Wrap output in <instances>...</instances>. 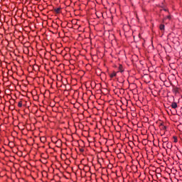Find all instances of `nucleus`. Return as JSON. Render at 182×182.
Here are the masks:
<instances>
[{
	"instance_id": "obj_1",
	"label": "nucleus",
	"mask_w": 182,
	"mask_h": 182,
	"mask_svg": "<svg viewBox=\"0 0 182 182\" xmlns=\"http://www.w3.org/2000/svg\"><path fill=\"white\" fill-rule=\"evenodd\" d=\"M171 107L172 109H177V102H172L171 103Z\"/></svg>"
},
{
	"instance_id": "obj_2",
	"label": "nucleus",
	"mask_w": 182,
	"mask_h": 182,
	"mask_svg": "<svg viewBox=\"0 0 182 182\" xmlns=\"http://www.w3.org/2000/svg\"><path fill=\"white\" fill-rule=\"evenodd\" d=\"M55 14H60V8L54 9Z\"/></svg>"
},
{
	"instance_id": "obj_3",
	"label": "nucleus",
	"mask_w": 182,
	"mask_h": 182,
	"mask_svg": "<svg viewBox=\"0 0 182 182\" xmlns=\"http://www.w3.org/2000/svg\"><path fill=\"white\" fill-rule=\"evenodd\" d=\"M119 70L121 72V73H123V71H124V70H123V65H119Z\"/></svg>"
},
{
	"instance_id": "obj_4",
	"label": "nucleus",
	"mask_w": 182,
	"mask_h": 182,
	"mask_svg": "<svg viewBox=\"0 0 182 182\" xmlns=\"http://www.w3.org/2000/svg\"><path fill=\"white\" fill-rule=\"evenodd\" d=\"M159 28H160L161 31H164V24H161Z\"/></svg>"
},
{
	"instance_id": "obj_5",
	"label": "nucleus",
	"mask_w": 182,
	"mask_h": 182,
	"mask_svg": "<svg viewBox=\"0 0 182 182\" xmlns=\"http://www.w3.org/2000/svg\"><path fill=\"white\" fill-rule=\"evenodd\" d=\"M116 75H117L116 73H112L110 75V77H116Z\"/></svg>"
},
{
	"instance_id": "obj_6",
	"label": "nucleus",
	"mask_w": 182,
	"mask_h": 182,
	"mask_svg": "<svg viewBox=\"0 0 182 182\" xmlns=\"http://www.w3.org/2000/svg\"><path fill=\"white\" fill-rule=\"evenodd\" d=\"M18 107H22V101H20L18 104Z\"/></svg>"
},
{
	"instance_id": "obj_7",
	"label": "nucleus",
	"mask_w": 182,
	"mask_h": 182,
	"mask_svg": "<svg viewBox=\"0 0 182 182\" xmlns=\"http://www.w3.org/2000/svg\"><path fill=\"white\" fill-rule=\"evenodd\" d=\"M161 126H162V129H163V130H166V129H167V127H166V126H164V125H163V124H161Z\"/></svg>"
},
{
	"instance_id": "obj_8",
	"label": "nucleus",
	"mask_w": 182,
	"mask_h": 182,
	"mask_svg": "<svg viewBox=\"0 0 182 182\" xmlns=\"http://www.w3.org/2000/svg\"><path fill=\"white\" fill-rule=\"evenodd\" d=\"M173 139H174V142H175V143H177V137L173 136Z\"/></svg>"
},
{
	"instance_id": "obj_9",
	"label": "nucleus",
	"mask_w": 182,
	"mask_h": 182,
	"mask_svg": "<svg viewBox=\"0 0 182 182\" xmlns=\"http://www.w3.org/2000/svg\"><path fill=\"white\" fill-rule=\"evenodd\" d=\"M41 140H46V138H45L44 136H43L42 138H41Z\"/></svg>"
},
{
	"instance_id": "obj_10",
	"label": "nucleus",
	"mask_w": 182,
	"mask_h": 182,
	"mask_svg": "<svg viewBox=\"0 0 182 182\" xmlns=\"http://www.w3.org/2000/svg\"><path fill=\"white\" fill-rule=\"evenodd\" d=\"M164 140H165L164 143H167V138H164Z\"/></svg>"
},
{
	"instance_id": "obj_11",
	"label": "nucleus",
	"mask_w": 182,
	"mask_h": 182,
	"mask_svg": "<svg viewBox=\"0 0 182 182\" xmlns=\"http://www.w3.org/2000/svg\"><path fill=\"white\" fill-rule=\"evenodd\" d=\"M171 17H170V16H168V19H171Z\"/></svg>"
}]
</instances>
